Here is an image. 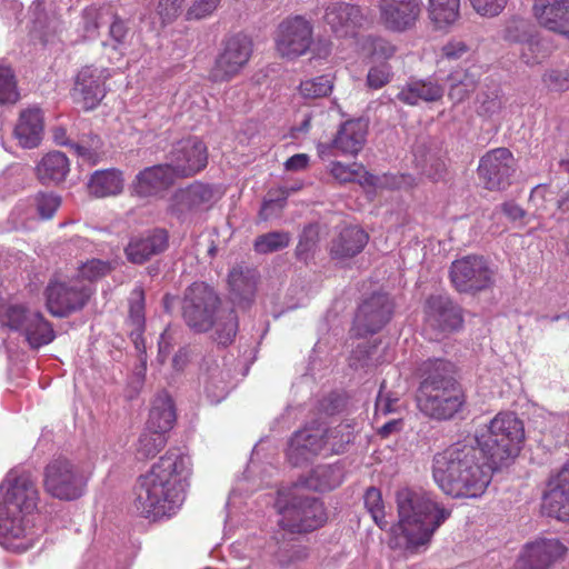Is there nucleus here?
Segmentation results:
<instances>
[{"label": "nucleus", "instance_id": "obj_1", "mask_svg": "<svg viewBox=\"0 0 569 569\" xmlns=\"http://www.w3.org/2000/svg\"><path fill=\"white\" fill-rule=\"evenodd\" d=\"M190 466L187 455L178 449L168 450L139 477L132 502L134 511L152 520L174 515L184 501Z\"/></svg>", "mask_w": 569, "mask_h": 569}, {"label": "nucleus", "instance_id": "obj_2", "mask_svg": "<svg viewBox=\"0 0 569 569\" xmlns=\"http://www.w3.org/2000/svg\"><path fill=\"white\" fill-rule=\"evenodd\" d=\"M398 522L391 528L390 546L415 555L426 551L451 509L436 493L422 488H401L396 493Z\"/></svg>", "mask_w": 569, "mask_h": 569}, {"label": "nucleus", "instance_id": "obj_3", "mask_svg": "<svg viewBox=\"0 0 569 569\" xmlns=\"http://www.w3.org/2000/svg\"><path fill=\"white\" fill-rule=\"evenodd\" d=\"M39 499L32 477L11 470L0 485V545L13 552L30 549L38 532L31 525Z\"/></svg>", "mask_w": 569, "mask_h": 569}, {"label": "nucleus", "instance_id": "obj_4", "mask_svg": "<svg viewBox=\"0 0 569 569\" xmlns=\"http://www.w3.org/2000/svg\"><path fill=\"white\" fill-rule=\"evenodd\" d=\"M497 468L478 445L458 442L433 457L432 477L448 496L476 498L485 492Z\"/></svg>", "mask_w": 569, "mask_h": 569}, {"label": "nucleus", "instance_id": "obj_5", "mask_svg": "<svg viewBox=\"0 0 569 569\" xmlns=\"http://www.w3.org/2000/svg\"><path fill=\"white\" fill-rule=\"evenodd\" d=\"M220 299L204 282H193L183 293L181 313L186 325L194 332H207L216 327L219 343H231L238 331V317L233 309H218Z\"/></svg>", "mask_w": 569, "mask_h": 569}, {"label": "nucleus", "instance_id": "obj_6", "mask_svg": "<svg viewBox=\"0 0 569 569\" xmlns=\"http://www.w3.org/2000/svg\"><path fill=\"white\" fill-rule=\"evenodd\" d=\"M523 440V422L512 412L498 413L475 439L483 456L498 468L519 453Z\"/></svg>", "mask_w": 569, "mask_h": 569}, {"label": "nucleus", "instance_id": "obj_7", "mask_svg": "<svg viewBox=\"0 0 569 569\" xmlns=\"http://www.w3.org/2000/svg\"><path fill=\"white\" fill-rule=\"evenodd\" d=\"M276 508L279 525L292 533L310 532L327 520L323 503L316 497L303 495L298 488L278 492Z\"/></svg>", "mask_w": 569, "mask_h": 569}, {"label": "nucleus", "instance_id": "obj_8", "mask_svg": "<svg viewBox=\"0 0 569 569\" xmlns=\"http://www.w3.org/2000/svg\"><path fill=\"white\" fill-rule=\"evenodd\" d=\"M0 321L12 330L20 331L31 349L51 343L56 338L52 325L39 311H32L20 305L8 306L0 310Z\"/></svg>", "mask_w": 569, "mask_h": 569}, {"label": "nucleus", "instance_id": "obj_9", "mask_svg": "<svg viewBox=\"0 0 569 569\" xmlns=\"http://www.w3.org/2000/svg\"><path fill=\"white\" fill-rule=\"evenodd\" d=\"M253 52V42L244 33L227 37L209 71V79L213 82H228L248 64Z\"/></svg>", "mask_w": 569, "mask_h": 569}, {"label": "nucleus", "instance_id": "obj_10", "mask_svg": "<svg viewBox=\"0 0 569 569\" xmlns=\"http://www.w3.org/2000/svg\"><path fill=\"white\" fill-rule=\"evenodd\" d=\"M44 489L52 497L60 500H76L86 490L87 477L66 458L52 460L44 470Z\"/></svg>", "mask_w": 569, "mask_h": 569}, {"label": "nucleus", "instance_id": "obj_11", "mask_svg": "<svg viewBox=\"0 0 569 569\" xmlns=\"http://www.w3.org/2000/svg\"><path fill=\"white\" fill-rule=\"evenodd\" d=\"M495 272L480 256H467L451 263L450 280L462 293H477L492 287Z\"/></svg>", "mask_w": 569, "mask_h": 569}, {"label": "nucleus", "instance_id": "obj_12", "mask_svg": "<svg viewBox=\"0 0 569 569\" xmlns=\"http://www.w3.org/2000/svg\"><path fill=\"white\" fill-rule=\"evenodd\" d=\"M463 322L461 308L448 296H430L425 303V332L431 340L461 328Z\"/></svg>", "mask_w": 569, "mask_h": 569}, {"label": "nucleus", "instance_id": "obj_13", "mask_svg": "<svg viewBox=\"0 0 569 569\" xmlns=\"http://www.w3.org/2000/svg\"><path fill=\"white\" fill-rule=\"evenodd\" d=\"M417 407L426 417L437 421L453 419L466 402L461 387L417 390Z\"/></svg>", "mask_w": 569, "mask_h": 569}, {"label": "nucleus", "instance_id": "obj_14", "mask_svg": "<svg viewBox=\"0 0 569 569\" xmlns=\"http://www.w3.org/2000/svg\"><path fill=\"white\" fill-rule=\"evenodd\" d=\"M91 292V287L79 279L52 280L46 289L48 311L54 317H68L86 306Z\"/></svg>", "mask_w": 569, "mask_h": 569}, {"label": "nucleus", "instance_id": "obj_15", "mask_svg": "<svg viewBox=\"0 0 569 569\" xmlns=\"http://www.w3.org/2000/svg\"><path fill=\"white\" fill-rule=\"evenodd\" d=\"M516 167V159L509 149L496 148L480 158L477 171L485 188L497 191L505 190L511 184Z\"/></svg>", "mask_w": 569, "mask_h": 569}, {"label": "nucleus", "instance_id": "obj_16", "mask_svg": "<svg viewBox=\"0 0 569 569\" xmlns=\"http://www.w3.org/2000/svg\"><path fill=\"white\" fill-rule=\"evenodd\" d=\"M313 27L302 16L288 17L277 28L276 47L280 56L293 59L305 54L312 43Z\"/></svg>", "mask_w": 569, "mask_h": 569}, {"label": "nucleus", "instance_id": "obj_17", "mask_svg": "<svg viewBox=\"0 0 569 569\" xmlns=\"http://www.w3.org/2000/svg\"><path fill=\"white\" fill-rule=\"evenodd\" d=\"M167 159L178 178H189L206 168L208 151L199 138L189 137L176 142Z\"/></svg>", "mask_w": 569, "mask_h": 569}, {"label": "nucleus", "instance_id": "obj_18", "mask_svg": "<svg viewBox=\"0 0 569 569\" xmlns=\"http://www.w3.org/2000/svg\"><path fill=\"white\" fill-rule=\"evenodd\" d=\"M393 303L386 293H373L358 308L352 330L357 337H366L381 330L391 319Z\"/></svg>", "mask_w": 569, "mask_h": 569}, {"label": "nucleus", "instance_id": "obj_19", "mask_svg": "<svg viewBox=\"0 0 569 569\" xmlns=\"http://www.w3.org/2000/svg\"><path fill=\"white\" fill-rule=\"evenodd\" d=\"M109 78L110 72L107 68L94 66L81 68L71 91L73 100L86 110L94 109L107 93L106 82Z\"/></svg>", "mask_w": 569, "mask_h": 569}, {"label": "nucleus", "instance_id": "obj_20", "mask_svg": "<svg viewBox=\"0 0 569 569\" xmlns=\"http://www.w3.org/2000/svg\"><path fill=\"white\" fill-rule=\"evenodd\" d=\"M220 197V192L211 184L196 181L186 188L178 189L171 197L169 211L179 220L201 209L210 207Z\"/></svg>", "mask_w": 569, "mask_h": 569}, {"label": "nucleus", "instance_id": "obj_21", "mask_svg": "<svg viewBox=\"0 0 569 569\" xmlns=\"http://www.w3.org/2000/svg\"><path fill=\"white\" fill-rule=\"evenodd\" d=\"M421 0H379V19L390 31L403 32L415 27Z\"/></svg>", "mask_w": 569, "mask_h": 569}, {"label": "nucleus", "instance_id": "obj_22", "mask_svg": "<svg viewBox=\"0 0 569 569\" xmlns=\"http://www.w3.org/2000/svg\"><path fill=\"white\" fill-rule=\"evenodd\" d=\"M325 22L339 38L353 37L367 22V14L357 4L337 1L325 8Z\"/></svg>", "mask_w": 569, "mask_h": 569}, {"label": "nucleus", "instance_id": "obj_23", "mask_svg": "<svg viewBox=\"0 0 569 569\" xmlns=\"http://www.w3.org/2000/svg\"><path fill=\"white\" fill-rule=\"evenodd\" d=\"M325 436L326 428L320 426L298 430L289 441L288 460L293 466H300L322 453L327 448Z\"/></svg>", "mask_w": 569, "mask_h": 569}, {"label": "nucleus", "instance_id": "obj_24", "mask_svg": "<svg viewBox=\"0 0 569 569\" xmlns=\"http://www.w3.org/2000/svg\"><path fill=\"white\" fill-rule=\"evenodd\" d=\"M541 508L548 517L569 520V463L548 480Z\"/></svg>", "mask_w": 569, "mask_h": 569}, {"label": "nucleus", "instance_id": "obj_25", "mask_svg": "<svg viewBox=\"0 0 569 569\" xmlns=\"http://www.w3.org/2000/svg\"><path fill=\"white\" fill-rule=\"evenodd\" d=\"M567 547L558 539H540L528 543L516 562V569H548L561 560Z\"/></svg>", "mask_w": 569, "mask_h": 569}, {"label": "nucleus", "instance_id": "obj_26", "mask_svg": "<svg viewBox=\"0 0 569 569\" xmlns=\"http://www.w3.org/2000/svg\"><path fill=\"white\" fill-rule=\"evenodd\" d=\"M567 547L558 539H540L528 543L516 562V569H548L561 560Z\"/></svg>", "mask_w": 569, "mask_h": 569}, {"label": "nucleus", "instance_id": "obj_27", "mask_svg": "<svg viewBox=\"0 0 569 569\" xmlns=\"http://www.w3.org/2000/svg\"><path fill=\"white\" fill-rule=\"evenodd\" d=\"M418 390L461 387L457 379L456 366L442 358H429L418 369Z\"/></svg>", "mask_w": 569, "mask_h": 569}, {"label": "nucleus", "instance_id": "obj_28", "mask_svg": "<svg viewBox=\"0 0 569 569\" xmlns=\"http://www.w3.org/2000/svg\"><path fill=\"white\" fill-rule=\"evenodd\" d=\"M533 13L541 26L569 39V0H535Z\"/></svg>", "mask_w": 569, "mask_h": 569}, {"label": "nucleus", "instance_id": "obj_29", "mask_svg": "<svg viewBox=\"0 0 569 569\" xmlns=\"http://www.w3.org/2000/svg\"><path fill=\"white\" fill-rule=\"evenodd\" d=\"M179 179L168 162L148 167L140 171L133 181V190L140 197L154 196Z\"/></svg>", "mask_w": 569, "mask_h": 569}, {"label": "nucleus", "instance_id": "obj_30", "mask_svg": "<svg viewBox=\"0 0 569 569\" xmlns=\"http://www.w3.org/2000/svg\"><path fill=\"white\" fill-rule=\"evenodd\" d=\"M445 94V87L435 78L410 79L398 91L396 98L407 106L436 102Z\"/></svg>", "mask_w": 569, "mask_h": 569}, {"label": "nucleus", "instance_id": "obj_31", "mask_svg": "<svg viewBox=\"0 0 569 569\" xmlns=\"http://www.w3.org/2000/svg\"><path fill=\"white\" fill-rule=\"evenodd\" d=\"M168 244V232L164 229H154L140 238L131 239L124 251L130 262L141 264L152 256L163 252Z\"/></svg>", "mask_w": 569, "mask_h": 569}, {"label": "nucleus", "instance_id": "obj_32", "mask_svg": "<svg viewBox=\"0 0 569 569\" xmlns=\"http://www.w3.org/2000/svg\"><path fill=\"white\" fill-rule=\"evenodd\" d=\"M368 121L358 118L342 122L333 138V146L343 156H357L366 143Z\"/></svg>", "mask_w": 569, "mask_h": 569}, {"label": "nucleus", "instance_id": "obj_33", "mask_svg": "<svg viewBox=\"0 0 569 569\" xmlns=\"http://www.w3.org/2000/svg\"><path fill=\"white\" fill-rule=\"evenodd\" d=\"M368 240V233L360 227H346L332 239L330 254L336 260L353 258L365 249Z\"/></svg>", "mask_w": 569, "mask_h": 569}, {"label": "nucleus", "instance_id": "obj_34", "mask_svg": "<svg viewBox=\"0 0 569 569\" xmlns=\"http://www.w3.org/2000/svg\"><path fill=\"white\" fill-rule=\"evenodd\" d=\"M258 272L256 269L237 266L232 268L228 276L230 295L233 302L241 308H247L256 293Z\"/></svg>", "mask_w": 569, "mask_h": 569}, {"label": "nucleus", "instance_id": "obj_35", "mask_svg": "<svg viewBox=\"0 0 569 569\" xmlns=\"http://www.w3.org/2000/svg\"><path fill=\"white\" fill-rule=\"evenodd\" d=\"M43 118L40 109L31 108L21 112L14 128V136L23 148H34L41 141Z\"/></svg>", "mask_w": 569, "mask_h": 569}, {"label": "nucleus", "instance_id": "obj_36", "mask_svg": "<svg viewBox=\"0 0 569 569\" xmlns=\"http://www.w3.org/2000/svg\"><path fill=\"white\" fill-rule=\"evenodd\" d=\"M129 326L130 338L140 355L146 353V342L142 337L144 331V291L141 287H136L129 299Z\"/></svg>", "mask_w": 569, "mask_h": 569}, {"label": "nucleus", "instance_id": "obj_37", "mask_svg": "<svg viewBox=\"0 0 569 569\" xmlns=\"http://www.w3.org/2000/svg\"><path fill=\"white\" fill-rule=\"evenodd\" d=\"M174 422L176 410L171 397L167 392L157 395L152 402L147 428L166 436Z\"/></svg>", "mask_w": 569, "mask_h": 569}, {"label": "nucleus", "instance_id": "obj_38", "mask_svg": "<svg viewBox=\"0 0 569 569\" xmlns=\"http://www.w3.org/2000/svg\"><path fill=\"white\" fill-rule=\"evenodd\" d=\"M69 171V159L60 151L47 153L37 166V177L43 184H57L64 181Z\"/></svg>", "mask_w": 569, "mask_h": 569}, {"label": "nucleus", "instance_id": "obj_39", "mask_svg": "<svg viewBox=\"0 0 569 569\" xmlns=\"http://www.w3.org/2000/svg\"><path fill=\"white\" fill-rule=\"evenodd\" d=\"M129 33L128 22L119 16L112 14L108 36L101 43L110 61H118L123 57L129 44Z\"/></svg>", "mask_w": 569, "mask_h": 569}, {"label": "nucleus", "instance_id": "obj_40", "mask_svg": "<svg viewBox=\"0 0 569 569\" xmlns=\"http://www.w3.org/2000/svg\"><path fill=\"white\" fill-rule=\"evenodd\" d=\"M89 193L96 198L117 196L123 190V178L117 169L97 170L88 182Z\"/></svg>", "mask_w": 569, "mask_h": 569}, {"label": "nucleus", "instance_id": "obj_41", "mask_svg": "<svg viewBox=\"0 0 569 569\" xmlns=\"http://www.w3.org/2000/svg\"><path fill=\"white\" fill-rule=\"evenodd\" d=\"M448 96L456 103L465 101L476 90L479 77L470 69H455L448 77Z\"/></svg>", "mask_w": 569, "mask_h": 569}, {"label": "nucleus", "instance_id": "obj_42", "mask_svg": "<svg viewBox=\"0 0 569 569\" xmlns=\"http://www.w3.org/2000/svg\"><path fill=\"white\" fill-rule=\"evenodd\" d=\"M343 480V470L339 465H321L313 468L306 479V486L316 491L337 488Z\"/></svg>", "mask_w": 569, "mask_h": 569}, {"label": "nucleus", "instance_id": "obj_43", "mask_svg": "<svg viewBox=\"0 0 569 569\" xmlns=\"http://www.w3.org/2000/svg\"><path fill=\"white\" fill-rule=\"evenodd\" d=\"M460 0H429V17L438 28L455 23L459 18Z\"/></svg>", "mask_w": 569, "mask_h": 569}, {"label": "nucleus", "instance_id": "obj_44", "mask_svg": "<svg viewBox=\"0 0 569 569\" xmlns=\"http://www.w3.org/2000/svg\"><path fill=\"white\" fill-rule=\"evenodd\" d=\"M552 51L549 40L532 36L521 42L520 58L527 66L541 63Z\"/></svg>", "mask_w": 569, "mask_h": 569}, {"label": "nucleus", "instance_id": "obj_45", "mask_svg": "<svg viewBox=\"0 0 569 569\" xmlns=\"http://www.w3.org/2000/svg\"><path fill=\"white\" fill-rule=\"evenodd\" d=\"M71 150L89 164H96L102 156V141L99 136L83 134L77 142L71 144Z\"/></svg>", "mask_w": 569, "mask_h": 569}, {"label": "nucleus", "instance_id": "obj_46", "mask_svg": "<svg viewBox=\"0 0 569 569\" xmlns=\"http://www.w3.org/2000/svg\"><path fill=\"white\" fill-rule=\"evenodd\" d=\"M291 237L287 231H271L256 238L253 248L260 254L272 253L287 248Z\"/></svg>", "mask_w": 569, "mask_h": 569}, {"label": "nucleus", "instance_id": "obj_47", "mask_svg": "<svg viewBox=\"0 0 569 569\" xmlns=\"http://www.w3.org/2000/svg\"><path fill=\"white\" fill-rule=\"evenodd\" d=\"M353 431L349 425L340 423L335 428L326 429V451L341 453L346 450L347 446L353 441Z\"/></svg>", "mask_w": 569, "mask_h": 569}, {"label": "nucleus", "instance_id": "obj_48", "mask_svg": "<svg viewBox=\"0 0 569 569\" xmlns=\"http://www.w3.org/2000/svg\"><path fill=\"white\" fill-rule=\"evenodd\" d=\"M363 502L366 509L371 515L376 525L380 529H386L388 527V521L386 519L385 503L382 500L381 491L376 487L368 488L363 496Z\"/></svg>", "mask_w": 569, "mask_h": 569}, {"label": "nucleus", "instance_id": "obj_49", "mask_svg": "<svg viewBox=\"0 0 569 569\" xmlns=\"http://www.w3.org/2000/svg\"><path fill=\"white\" fill-rule=\"evenodd\" d=\"M166 443V436L147 428L139 437L137 452L140 458L148 459L154 457Z\"/></svg>", "mask_w": 569, "mask_h": 569}, {"label": "nucleus", "instance_id": "obj_50", "mask_svg": "<svg viewBox=\"0 0 569 569\" xmlns=\"http://www.w3.org/2000/svg\"><path fill=\"white\" fill-rule=\"evenodd\" d=\"M332 88V79L326 74L301 81L299 91L306 99H317L328 96Z\"/></svg>", "mask_w": 569, "mask_h": 569}, {"label": "nucleus", "instance_id": "obj_51", "mask_svg": "<svg viewBox=\"0 0 569 569\" xmlns=\"http://www.w3.org/2000/svg\"><path fill=\"white\" fill-rule=\"evenodd\" d=\"M206 372H211L206 381V392L213 401H220L227 393V382L223 379V370L212 361L207 365Z\"/></svg>", "mask_w": 569, "mask_h": 569}, {"label": "nucleus", "instance_id": "obj_52", "mask_svg": "<svg viewBox=\"0 0 569 569\" xmlns=\"http://www.w3.org/2000/svg\"><path fill=\"white\" fill-rule=\"evenodd\" d=\"M107 14L108 10L94 6L87 7L82 11V29L86 38L93 39L98 36V30Z\"/></svg>", "mask_w": 569, "mask_h": 569}, {"label": "nucleus", "instance_id": "obj_53", "mask_svg": "<svg viewBox=\"0 0 569 569\" xmlns=\"http://www.w3.org/2000/svg\"><path fill=\"white\" fill-rule=\"evenodd\" d=\"M477 112L479 116L492 117L497 114L503 106L502 96L498 89L483 91L477 98Z\"/></svg>", "mask_w": 569, "mask_h": 569}, {"label": "nucleus", "instance_id": "obj_54", "mask_svg": "<svg viewBox=\"0 0 569 569\" xmlns=\"http://www.w3.org/2000/svg\"><path fill=\"white\" fill-rule=\"evenodd\" d=\"M18 97L13 71L9 67L0 66V104L14 103Z\"/></svg>", "mask_w": 569, "mask_h": 569}, {"label": "nucleus", "instance_id": "obj_55", "mask_svg": "<svg viewBox=\"0 0 569 569\" xmlns=\"http://www.w3.org/2000/svg\"><path fill=\"white\" fill-rule=\"evenodd\" d=\"M111 270L112 267L109 261L91 259L79 267V277L91 282L107 276Z\"/></svg>", "mask_w": 569, "mask_h": 569}, {"label": "nucleus", "instance_id": "obj_56", "mask_svg": "<svg viewBox=\"0 0 569 569\" xmlns=\"http://www.w3.org/2000/svg\"><path fill=\"white\" fill-rule=\"evenodd\" d=\"M319 240L317 226L309 224L300 234L299 242L296 248V256L300 260H307L310 252L316 248Z\"/></svg>", "mask_w": 569, "mask_h": 569}, {"label": "nucleus", "instance_id": "obj_57", "mask_svg": "<svg viewBox=\"0 0 569 569\" xmlns=\"http://www.w3.org/2000/svg\"><path fill=\"white\" fill-rule=\"evenodd\" d=\"M329 171L339 183H347L355 181L363 171V167L359 163L345 164L340 161H333Z\"/></svg>", "mask_w": 569, "mask_h": 569}, {"label": "nucleus", "instance_id": "obj_58", "mask_svg": "<svg viewBox=\"0 0 569 569\" xmlns=\"http://www.w3.org/2000/svg\"><path fill=\"white\" fill-rule=\"evenodd\" d=\"M37 212L41 219H51L60 207L61 199L59 196L50 192H39L36 198Z\"/></svg>", "mask_w": 569, "mask_h": 569}, {"label": "nucleus", "instance_id": "obj_59", "mask_svg": "<svg viewBox=\"0 0 569 569\" xmlns=\"http://www.w3.org/2000/svg\"><path fill=\"white\" fill-rule=\"evenodd\" d=\"M470 47L461 40H451L441 48V61L456 62L470 56Z\"/></svg>", "mask_w": 569, "mask_h": 569}, {"label": "nucleus", "instance_id": "obj_60", "mask_svg": "<svg viewBox=\"0 0 569 569\" xmlns=\"http://www.w3.org/2000/svg\"><path fill=\"white\" fill-rule=\"evenodd\" d=\"M542 82L553 91L569 90V69H550L543 73Z\"/></svg>", "mask_w": 569, "mask_h": 569}, {"label": "nucleus", "instance_id": "obj_61", "mask_svg": "<svg viewBox=\"0 0 569 569\" xmlns=\"http://www.w3.org/2000/svg\"><path fill=\"white\" fill-rule=\"evenodd\" d=\"M556 192L552 188L545 184H539L532 189L529 200L537 210L548 211V204L550 202L556 203Z\"/></svg>", "mask_w": 569, "mask_h": 569}, {"label": "nucleus", "instance_id": "obj_62", "mask_svg": "<svg viewBox=\"0 0 569 569\" xmlns=\"http://www.w3.org/2000/svg\"><path fill=\"white\" fill-rule=\"evenodd\" d=\"M391 76V67L388 63L375 66L367 74V84L371 89H380L390 82Z\"/></svg>", "mask_w": 569, "mask_h": 569}, {"label": "nucleus", "instance_id": "obj_63", "mask_svg": "<svg viewBox=\"0 0 569 569\" xmlns=\"http://www.w3.org/2000/svg\"><path fill=\"white\" fill-rule=\"evenodd\" d=\"M184 0H159L157 13L159 14L162 23H171L174 21L182 11Z\"/></svg>", "mask_w": 569, "mask_h": 569}, {"label": "nucleus", "instance_id": "obj_64", "mask_svg": "<svg viewBox=\"0 0 569 569\" xmlns=\"http://www.w3.org/2000/svg\"><path fill=\"white\" fill-rule=\"evenodd\" d=\"M528 22L523 19H511L505 30V39L512 42L521 43L528 39Z\"/></svg>", "mask_w": 569, "mask_h": 569}]
</instances>
